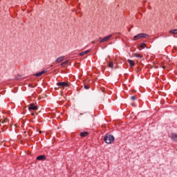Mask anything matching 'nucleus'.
I'll return each mask as SVG.
<instances>
[{
  "label": "nucleus",
  "instance_id": "1",
  "mask_svg": "<svg viewBox=\"0 0 177 177\" xmlns=\"http://www.w3.org/2000/svg\"><path fill=\"white\" fill-rule=\"evenodd\" d=\"M149 35L146 33H139L133 37V41H138V39H147Z\"/></svg>",
  "mask_w": 177,
  "mask_h": 177
},
{
  "label": "nucleus",
  "instance_id": "2",
  "mask_svg": "<svg viewBox=\"0 0 177 177\" xmlns=\"http://www.w3.org/2000/svg\"><path fill=\"white\" fill-rule=\"evenodd\" d=\"M104 140L105 143H107V145H110L114 142V136L112 135L106 134L104 138Z\"/></svg>",
  "mask_w": 177,
  "mask_h": 177
},
{
  "label": "nucleus",
  "instance_id": "3",
  "mask_svg": "<svg viewBox=\"0 0 177 177\" xmlns=\"http://www.w3.org/2000/svg\"><path fill=\"white\" fill-rule=\"evenodd\" d=\"M31 110H38V106L35 105V104L32 103L28 106V111H31Z\"/></svg>",
  "mask_w": 177,
  "mask_h": 177
},
{
  "label": "nucleus",
  "instance_id": "4",
  "mask_svg": "<svg viewBox=\"0 0 177 177\" xmlns=\"http://www.w3.org/2000/svg\"><path fill=\"white\" fill-rule=\"evenodd\" d=\"M57 85V86H62V88H67V86H70V84L67 82H58Z\"/></svg>",
  "mask_w": 177,
  "mask_h": 177
},
{
  "label": "nucleus",
  "instance_id": "5",
  "mask_svg": "<svg viewBox=\"0 0 177 177\" xmlns=\"http://www.w3.org/2000/svg\"><path fill=\"white\" fill-rule=\"evenodd\" d=\"M82 106H88V104H89V100L86 97L83 98L82 100Z\"/></svg>",
  "mask_w": 177,
  "mask_h": 177
},
{
  "label": "nucleus",
  "instance_id": "6",
  "mask_svg": "<svg viewBox=\"0 0 177 177\" xmlns=\"http://www.w3.org/2000/svg\"><path fill=\"white\" fill-rule=\"evenodd\" d=\"M111 37H113V35H109V36H107V37H104L102 39H101V40L100 41V44H103V42L107 41L108 40L110 39Z\"/></svg>",
  "mask_w": 177,
  "mask_h": 177
},
{
  "label": "nucleus",
  "instance_id": "7",
  "mask_svg": "<svg viewBox=\"0 0 177 177\" xmlns=\"http://www.w3.org/2000/svg\"><path fill=\"white\" fill-rule=\"evenodd\" d=\"M37 160H38V161H45V160H46V156L44 155L39 156L37 157Z\"/></svg>",
  "mask_w": 177,
  "mask_h": 177
},
{
  "label": "nucleus",
  "instance_id": "8",
  "mask_svg": "<svg viewBox=\"0 0 177 177\" xmlns=\"http://www.w3.org/2000/svg\"><path fill=\"white\" fill-rule=\"evenodd\" d=\"M171 139H172L174 142H177V134L176 133H171Z\"/></svg>",
  "mask_w": 177,
  "mask_h": 177
},
{
  "label": "nucleus",
  "instance_id": "9",
  "mask_svg": "<svg viewBox=\"0 0 177 177\" xmlns=\"http://www.w3.org/2000/svg\"><path fill=\"white\" fill-rule=\"evenodd\" d=\"M89 135V132L85 131V132H80V136L83 137V138H86Z\"/></svg>",
  "mask_w": 177,
  "mask_h": 177
},
{
  "label": "nucleus",
  "instance_id": "10",
  "mask_svg": "<svg viewBox=\"0 0 177 177\" xmlns=\"http://www.w3.org/2000/svg\"><path fill=\"white\" fill-rule=\"evenodd\" d=\"M128 63L129 64L130 67H133L135 66V62L132 59H128Z\"/></svg>",
  "mask_w": 177,
  "mask_h": 177
},
{
  "label": "nucleus",
  "instance_id": "11",
  "mask_svg": "<svg viewBox=\"0 0 177 177\" xmlns=\"http://www.w3.org/2000/svg\"><path fill=\"white\" fill-rule=\"evenodd\" d=\"M89 52H90L89 50H86V51H83V52L80 53V56H84V55H86L87 53H89Z\"/></svg>",
  "mask_w": 177,
  "mask_h": 177
},
{
  "label": "nucleus",
  "instance_id": "12",
  "mask_svg": "<svg viewBox=\"0 0 177 177\" xmlns=\"http://www.w3.org/2000/svg\"><path fill=\"white\" fill-rule=\"evenodd\" d=\"M63 60H64L63 57H60L56 59V62H57V63H62V62H63Z\"/></svg>",
  "mask_w": 177,
  "mask_h": 177
},
{
  "label": "nucleus",
  "instance_id": "13",
  "mask_svg": "<svg viewBox=\"0 0 177 177\" xmlns=\"http://www.w3.org/2000/svg\"><path fill=\"white\" fill-rule=\"evenodd\" d=\"M140 48H141V49H145V48H146V43H141Z\"/></svg>",
  "mask_w": 177,
  "mask_h": 177
},
{
  "label": "nucleus",
  "instance_id": "14",
  "mask_svg": "<svg viewBox=\"0 0 177 177\" xmlns=\"http://www.w3.org/2000/svg\"><path fill=\"white\" fill-rule=\"evenodd\" d=\"M133 56H134L135 57H140V58H141V59H142V57H143V56L140 55L138 54V53H134Z\"/></svg>",
  "mask_w": 177,
  "mask_h": 177
},
{
  "label": "nucleus",
  "instance_id": "15",
  "mask_svg": "<svg viewBox=\"0 0 177 177\" xmlns=\"http://www.w3.org/2000/svg\"><path fill=\"white\" fill-rule=\"evenodd\" d=\"M109 67H110L111 68H113V67H114V64H113V62H109Z\"/></svg>",
  "mask_w": 177,
  "mask_h": 177
},
{
  "label": "nucleus",
  "instance_id": "16",
  "mask_svg": "<svg viewBox=\"0 0 177 177\" xmlns=\"http://www.w3.org/2000/svg\"><path fill=\"white\" fill-rule=\"evenodd\" d=\"M170 32L172 34H177V29L171 30H170Z\"/></svg>",
  "mask_w": 177,
  "mask_h": 177
},
{
  "label": "nucleus",
  "instance_id": "17",
  "mask_svg": "<svg viewBox=\"0 0 177 177\" xmlns=\"http://www.w3.org/2000/svg\"><path fill=\"white\" fill-rule=\"evenodd\" d=\"M35 75V77H41V75H41V72H39V73H36Z\"/></svg>",
  "mask_w": 177,
  "mask_h": 177
},
{
  "label": "nucleus",
  "instance_id": "18",
  "mask_svg": "<svg viewBox=\"0 0 177 177\" xmlns=\"http://www.w3.org/2000/svg\"><path fill=\"white\" fill-rule=\"evenodd\" d=\"M91 120H92V118L88 117V118H87L86 119V121L87 122H89V121H91Z\"/></svg>",
  "mask_w": 177,
  "mask_h": 177
},
{
  "label": "nucleus",
  "instance_id": "19",
  "mask_svg": "<svg viewBox=\"0 0 177 177\" xmlns=\"http://www.w3.org/2000/svg\"><path fill=\"white\" fill-rule=\"evenodd\" d=\"M67 63H68V61H65L62 64V66H66V64H67Z\"/></svg>",
  "mask_w": 177,
  "mask_h": 177
},
{
  "label": "nucleus",
  "instance_id": "20",
  "mask_svg": "<svg viewBox=\"0 0 177 177\" xmlns=\"http://www.w3.org/2000/svg\"><path fill=\"white\" fill-rule=\"evenodd\" d=\"M131 100H136V97L135 95H133L131 97Z\"/></svg>",
  "mask_w": 177,
  "mask_h": 177
},
{
  "label": "nucleus",
  "instance_id": "21",
  "mask_svg": "<svg viewBox=\"0 0 177 177\" xmlns=\"http://www.w3.org/2000/svg\"><path fill=\"white\" fill-rule=\"evenodd\" d=\"M84 89H89V86L84 85Z\"/></svg>",
  "mask_w": 177,
  "mask_h": 177
},
{
  "label": "nucleus",
  "instance_id": "22",
  "mask_svg": "<svg viewBox=\"0 0 177 177\" xmlns=\"http://www.w3.org/2000/svg\"><path fill=\"white\" fill-rule=\"evenodd\" d=\"M46 73V71H42L40 72V73L41 74V75H42V74H45Z\"/></svg>",
  "mask_w": 177,
  "mask_h": 177
},
{
  "label": "nucleus",
  "instance_id": "23",
  "mask_svg": "<svg viewBox=\"0 0 177 177\" xmlns=\"http://www.w3.org/2000/svg\"><path fill=\"white\" fill-rule=\"evenodd\" d=\"M6 121V120H3V121H1V122L3 123V124H5V122Z\"/></svg>",
  "mask_w": 177,
  "mask_h": 177
},
{
  "label": "nucleus",
  "instance_id": "24",
  "mask_svg": "<svg viewBox=\"0 0 177 177\" xmlns=\"http://www.w3.org/2000/svg\"><path fill=\"white\" fill-rule=\"evenodd\" d=\"M31 115H35V113H32Z\"/></svg>",
  "mask_w": 177,
  "mask_h": 177
},
{
  "label": "nucleus",
  "instance_id": "25",
  "mask_svg": "<svg viewBox=\"0 0 177 177\" xmlns=\"http://www.w3.org/2000/svg\"><path fill=\"white\" fill-rule=\"evenodd\" d=\"M39 133H42V131H39Z\"/></svg>",
  "mask_w": 177,
  "mask_h": 177
},
{
  "label": "nucleus",
  "instance_id": "26",
  "mask_svg": "<svg viewBox=\"0 0 177 177\" xmlns=\"http://www.w3.org/2000/svg\"><path fill=\"white\" fill-rule=\"evenodd\" d=\"M162 68L165 69V68H166V66H162Z\"/></svg>",
  "mask_w": 177,
  "mask_h": 177
},
{
  "label": "nucleus",
  "instance_id": "27",
  "mask_svg": "<svg viewBox=\"0 0 177 177\" xmlns=\"http://www.w3.org/2000/svg\"><path fill=\"white\" fill-rule=\"evenodd\" d=\"M80 115H84V113H80Z\"/></svg>",
  "mask_w": 177,
  "mask_h": 177
},
{
  "label": "nucleus",
  "instance_id": "28",
  "mask_svg": "<svg viewBox=\"0 0 177 177\" xmlns=\"http://www.w3.org/2000/svg\"><path fill=\"white\" fill-rule=\"evenodd\" d=\"M91 44H95V41H92Z\"/></svg>",
  "mask_w": 177,
  "mask_h": 177
},
{
  "label": "nucleus",
  "instance_id": "29",
  "mask_svg": "<svg viewBox=\"0 0 177 177\" xmlns=\"http://www.w3.org/2000/svg\"><path fill=\"white\" fill-rule=\"evenodd\" d=\"M35 113H36L37 115H38V113L35 112Z\"/></svg>",
  "mask_w": 177,
  "mask_h": 177
}]
</instances>
